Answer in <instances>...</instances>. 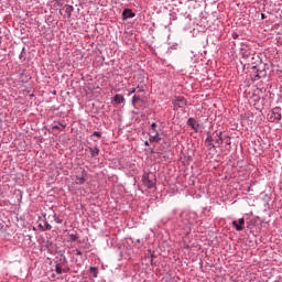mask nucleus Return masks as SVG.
<instances>
[{
	"instance_id": "30",
	"label": "nucleus",
	"mask_w": 282,
	"mask_h": 282,
	"mask_svg": "<svg viewBox=\"0 0 282 282\" xmlns=\"http://www.w3.org/2000/svg\"><path fill=\"white\" fill-rule=\"evenodd\" d=\"M226 144H230V141H226Z\"/></svg>"
},
{
	"instance_id": "22",
	"label": "nucleus",
	"mask_w": 282,
	"mask_h": 282,
	"mask_svg": "<svg viewBox=\"0 0 282 282\" xmlns=\"http://www.w3.org/2000/svg\"><path fill=\"white\" fill-rule=\"evenodd\" d=\"M135 89H138V94H140V91H144V86L138 85Z\"/></svg>"
},
{
	"instance_id": "26",
	"label": "nucleus",
	"mask_w": 282,
	"mask_h": 282,
	"mask_svg": "<svg viewBox=\"0 0 282 282\" xmlns=\"http://www.w3.org/2000/svg\"><path fill=\"white\" fill-rule=\"evenodd\" d=\"M259 78H261V75L257 74V75L254 76V80H259Z\"/></svg>"
},
{
	"instance_id": "29",
	"label": "nucleus",
	"mask_w": 282,
	"mask_h": 282,
	"mask_svg": "<svg viewBox=\"0 0 282 282\" xmlns=\"http://www.w3.org/2000/svg\"><path fill=\"white\" fill-rule=\"evenodd\" d=\"M145 145L149 147V141H145Z\"/></svg>"
},
{
	"instance_id": "19",
	"label": "nucleus",
	"mask_w": 282,
	"mask_h": 282,
	"mask_svg": "<svg viewBox=\"0 0 282 282\" xmlns=\"http://www.w3.org/2000/svg\"><path fill=\"white\" fill-rule=\"evenodd\" d=\"M78 239V236L74 235V234H70L69 235V240L70 241H76Z\"/></svg>"
},
{
	"instance_id": "2",
	"label": "nucleus",
	"mask_w": 282,
	"mask_h": 282,
	"mask_svg": "<svg viewBox=\"0 0 282 282\" xmlns=\"http://www.w3.org/2000/svg\"><path fill=\"white\" fill-rule=\"evenodd\" d=\"M142 183L147 188H154L155 187V175L149 173V174H143L142 176Z\"/></svg>"
},
{
	"instance_id": "15",
	"label": "nucleus",
	"mask_w": 282,
	"mask_h": 282,
	"mask_svg": "<svg viewBox=\"0 0 282 282\" xmlns=\"http://www.w3.org/2000/svg\"><path fill=\"white\" fill-rule=\"evenodd\" d=\"M40 228H42L43 231L51 230L52 225H50V223L47 220H44V227H43V225L40 224Z\"/></svg>"
},
{
	"instance_id": "11",
	"label": "nucleus",
	"mask_w": 282,
	"mask_h": 282,
	"mask_svg": "<svg viewBox=\"0 0 282 282\" xmlns=\"http://www.w3.org/2000/svg\"><path fill=\"white\" fill-rule=\"evenodd\" d=\"M65 12H66V14L68 15V18L72 17V13L74 12V6H72V4H66V6H65Z\"/></svg>"
},
{
	"instance_id": "23",
	"label": "nucleus",
	"mask_w": 282,
	"mask_h": 282,
	"mask_svg": "<svg viewBox=\"0 0 282 282\" xmlns=\"http://www.w3.org/2000/svg\"><path fill=\"white\" fill-rule=\"evenodd\" d=\"M75 254H76L77 257H83V251L76 249V250H75Z\"/></svg>"
},
{
	"instance_id": "18",
	"label": "nucleus",
	"mask_w": 282,
	"mask_h": 282,
	"mask_svg": "<svg viewBox=\"0 0 282 282\" xmlns=\"http://www.w3.org/2000/svg\"><path fill=\"white\" fill-rule=\"evenodd\" d=\"M90 270L94 272V279H96L98 276V269H96L95 267H90Z\"/></svg>"
},
{
	"instance_id": "17",
	"label": "nucleus",
	"mask_w": 282,
	"mask_h": 282,
	"mask_svg": "<svg viewBox=\"0 0 282 282\" xmlns=\"http://www.w3.org/2000/svg\"><path fill=\"white\" fill-rule=\"evenodd\" d=\"M53 219L55 224H63V219L56 216V214L53 215Z\"/></svg>"
},
{
	"instance_id": "8",
	"label": "nucleus",
	"mask_w": 282,
	"mask_h": 282,
	"mask_svg": "<svg viewBox=\"0 0 282 282\" xmlns=\"http://www.w3.org/2000/svg\"><path fill=\"white\" fill-rule=\"evenodd\" d=\"M133 17H135V13H133V11H131L130 9H124V10L122 11V18H123L124 20H127V19H133Z\"/></svg>"
},
{
	"instance_id": "4",
	"label": "nucleus",
	"mask_w": 282,
	"mask_h": 282,
	"mask_svg": "<svg viewBox=\"0 0 282 282\" xmlns=\"http://www.w3.org/2000/svg\"><path fill=\"white\" fill-rule=\"evenodd\" d=\"M241 56L243 61H246V63L250 64V63H253L252 61H254L256 55L252 54L250 50H247V51H242ZM257 58H259L258 55H257Z\"/></svg>"
},
{
	"instance_id": "31",
	"label": "nucleus",
	"mask_w": 282,
	"mask_h": 282,
	"mask_svg": "<svg viewBox=\"0 0 282 282\" xmlns=\"http://www.w3.org/2000/svg\"><path fill=\"white\" fill-rule=\"evenodd\" d=\"M84 175H87V172L83 171Z\"/></svg>"
},
{
	"instance_id": "21",
	"label": "nucleus",
	"mask_w": 282,
	"mask_h": 282,
	"mask_svg": "<svg viewBox=\"0 0 282 282\" xmlns=\"http://www.w3.org/2000/svg\"><path fill=\"white\" fill-rule=\"evenodd\" d=\"M217 135L220 142H224V140H226V137H223L221 132H218Z\"/></svg>"
},
{
	"instance_id": "13",
	"label": "nucleus",
	"mask_w": 282,
	"mask_h": 282,
	"mask_svg": "<svg viewBox=\"0 0 282 282\" xmlns=\"http://www.w3.org/2000/svg\"><path fill=\"white\" fill-rule=\"evenodd\" d=\"M89 153L91 158H96L100 153V150L98 148H89Z\"/></svg>"
},
{
	"instance_id": "6",
	"label": "nucleus",
	"mask_w": 282,
	"mask_h": 282,
	"mask_svg": "<svg viewBox=\"0 0 282 282\" xmlns=\"http://www.w3.org/2000/svg\"><path fill=\"white\" fill-rule=\"evenodd\" d=\"M243 224H246V219L240 218V219H238V221L234 220L231 223V226H234L236 228L237 232H241V230H243Z\"/></svg>"
},
{
	"instance_id": "14",
	"label": "nucleus",
	"mask_w": 282,
	"mask_h": 282,
	"mask_svg": "<svg viewBox=\"0 0 282 282\" xmlns=\"http://www.w3.org/2000/svg\"><path fill=\"white\" fill-rule=\"evenodd\" d=\"M55 272H56V274H63V272H67V269H63V268L61 267V263H57V264L55 265Z\"/></svg>"
},
{
	"instance_id": "27",
	"label": "nucleus",
	"mask_w": 282,
	"mask_h": 282,
	"mask_svg": "<svg viewBox=\"0 0 282 282\" xmlns=\"http://www.w3.org/2000/svg\"><path fill=\"white\" fill-rule=\"evenodd\" d=\"M216 144H224V142H221L219 139L216 140Z\"/></svg>"
},
{
	"instance_id": "16",
	"label": "nucleus",
	"mask_w": 282,
	"mask_h": 282,
	"mask_svg": "<svg viewBox=\"0 0 282 282\" xmlns=\"http://www.w3.org/2000/svg\"><path fill=\"white\" fill-rule=\"evenodd\" d=\"M140 100H142L140 95H134L131 100L132 107H135V102H140Z\"/></svg>"
},
{
	"instance_id": "12",
	"label": "nucleus",
	"mask_w": 282,
	"mask_h": 282,
	"mask_svg": "<svg viewBox=\"0 0 282 282\" xmlns=\"http://www.w3.org/2000/svg\"><path fill=\"white\" fill-rule=\"evenodd\" d=\"M85 182H87V178H85V175H77L76 176V181H75V184H79V185H82V184H84Z\"/></svg>"
},
{
	"instance_id": "7",
	"label": "nucleus",
	"mask_w": 282,
	"mask_h": 282,
	"mask_svg": "<svg viewBox=\"0 0 282 282\" xmlns=\"http://www.w3.org/2000/svg\"><path fill=\"white\" fill-rule=\"evenodd\" d=\"M187 124H188V127H191V129H193V131H195V133H197V131H199V122H197V120H195V118H189L187 120Z\"/></svg>"
},
{
	"instance_id": "28",
	"label": "nucleus",
	"mask_w": 282,
	"mask_h": 282,
	"mask_svg": "<svg viewBox=\"0 0 282 282\" xmlns=\"http://www.w3.org/2000/svg\"><path fill=\"white\" fill-rule=\"evenodd\" d=\"M261 19L263 20V19H265V15H264V13H261Z\"/></svg>"
},
{
	"instance_id": "9",
	"label": "nucleus",
	"mask_w": 282,
	"mask_h": 282,
	"mask_svg": "<svg viewBox=\"0 0 282 282\" xmlns=\"http://www.w3.org/2000/svg\"><path fill=\"white\" fill-rule=\"evenodd\" d=\"M113 102H116V105H122V102H124V96L119 94L115 95Z\"/></svg>"
},
{
	"instance_id": "1",
	"label": "nucleus",
	"mask_w": 282,
	"mask_h": 282,
	"mask_svg": "<svg viewBox=\"0 0 282 282\" xmlns=\"http://www.w3.org/2000/svg\"><path fill=\"white\" fill-rule=\"evenodd\" d=\"M160 132L158 131V123L153 122L150 127L149 141L150 142H160Z\"/></svg>"
},
{
	"instance_id": "5",
	"label": "nucleus",
	"mask_w": 282,
	"mask_h": 282,
	"mask_svg": "<svg viewBox=\"0 0 282 282\" xmlns=\"http://www.w3.org/2000/svg\"><path fill=\"white\" fill-rule=\"evenodd\" d=\"M270 118H271L272 122H279V120H281V118H282L281 108L280 107L273 108Z\"/></svg>"
},
{
	"instance_id": "3",
	"label": "nucleus",
	"mask_w": 282,
	"mask_h": 282,
	"mask_svg": "<svg viewBox=\"0 0 282 282\" xmlns=\"http://www.w3.org/2000/svg\"><path fill=\"white\" fill-rule=\"evenodd\" d=\"M173 105H174V111H177V109H184V107H186L187 105L186 98L182 96H176L173 99Z\"/></svg>"
},
{
	"instance_id": "25",
	"label": "nucleus",
	"mask_w": 282,
	"mask_h": 282,
	"mask_svg": "<svg viewBox=\"0 0 282 282\" xmlns=\"http://www.w3.org/2000/svg\"><path fill=\"white\" fill-rule=\"evenodd\" d=\"M23 52H25V47L22 48V52H21L20 55H19V58H20V59L23 58Z\"/></svg>"
},
{
	"instance_id": "20",
	"label": "nucleus",
	"mask_w": 282,
	"mask_h": 282,
	"mask_svg": "<svg viewBox=\"0 0 282 282\" xmlns=\"http://www.w3.org/2000/svg\"><path fill=\"white\" fill-rule=\"evenodd\" d=\"M93 135H94L95 138H102V132L95 131V132L93 133Z\"/></svg>"
},
{
	"instance_id": "10",
	"label": "nucleus",
	"mask_w": 282,
	"mask_h": 282,
	"mask_svg": "<svg viewBox=\"0 0 282 282\" xmlns=\"http://www.w3.org/2000/svg\"><path fill=\"white\" fill-rule=\"evenodd\" d=\"M65 127H67V124H65V123H59V124L52 123L51 124V129H54L56 131H63V129H65Z\"/></svg>"
},
{
	"instance_id": "24",
	"label": "nucleus",
	"mask_w": 282,
	"mask_h": 282,
	"mask_svg": "<svg viewBox=\"0 0 282 282\" xmlns=\"http://www.w3.org/2000/svg\"><path fill=\"white\" fill-rule=\"evenodd\" d=\"M135 91H138V88H132V89L128 93V96H131L132 94H135Z\"/></svg>"
}]
</instances>
